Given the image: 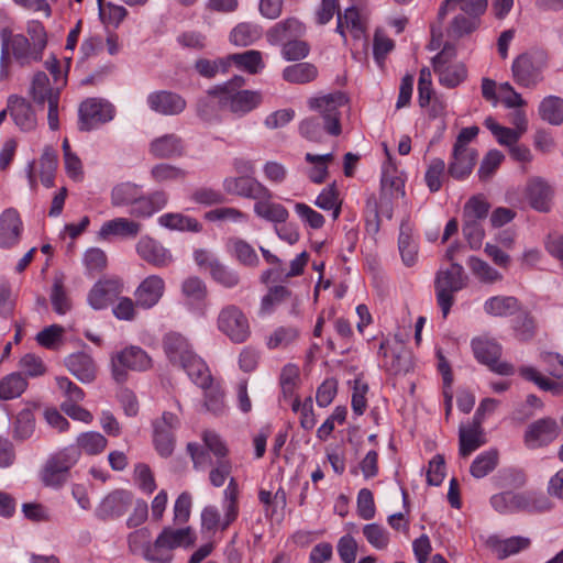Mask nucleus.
Returning <instances> with one entry per match:
<instances>
[{
  "label": "nucleus",
  "mask_w": 563,
  "mask_h": 563,
  "mask_svg": "<svg viewBox=\"0 0 563 563\" xmlns=\"http://www.w3.org/2000/svg\"><path fill=\"white\" fill-rule=\"evenodd\" d=\"M347 104L346 96L333 93L310 98L308 106L314 114L303 119L299 124V133L310 142H322L325 134H341V109Z\"/></svg>",
  "instance_id": "obj_1"
},
{
  "label": "nucleus",
  "mask_w": 563,
  "mask_h": 563,
  "mask_svg": "<svg viewBox=\"0 0 563 563\" xmlns=\"http://www.w3.org/2000/svg\"><path fill=\"white\" fill-rule=\"evenodd\" d=\"M244 85V78L235 76L222 86L209 90L214 95L219 104L236 117H244L256 109L263 101L262 93L255 90L239 89Z\"/></svg>",
  "instance_id": "obj_2"
},
{
  "label": "nucleus",
  "mask_w": 563,
  "mask_h": 563,
  "mask_svg": "<svg viewBox=\"0 0 563 563\" xmlns=\"http://www.w3.org/2000/svg\"><path fill=\"white\" fill-rule=\"evenodd\" d=\"M196 541V536L190 527L172 529L164 528L153 544L148 543L144 550L146 560L157 563H169L170 551L184 547L188 548Z\"/></svg>",
  "instance_id": "obj_3"
},
{
  "label": "nucleus",
  "mask_w": 563,
  "mask_h": 563,
  "mask_svg": "<svg viewBox=\"0 0 563 563\" xmlns=\"http://www.w3.org/2000/svg\"><path fill=\"white\" fill-rule=\"evenodd\" d=\"M79 461V451L74 446H66L52 454L40 472L43 485L53 488L62 487L70 476V470Z\"/></svg>",
  "instance_id": "obj_4"
},
{
  "label": "nucleus",
  "mask_w": 563,
  "mask_h": 563,
  "mask_svg": "<svg viewBox=\"0 0 563 563\" xmlns=\"http://www.w3.org/2000/svg\"><path fill=\"white\" fill-rule=\"evenodd\" d=\"M0 42L3 57L8 56L21 67L31 66L43 58V53L30 42L27 36L13 33L8 26L0 30Z\"/></svg>",
  "instance_id": "obj_5"
},
{
  "label": "nucleus",
  "mask_w": 563,
  "mask_h": 563,
  "mask_svg": "<svg viewBox=\"0 0 563 563\" xmlns=\"http://www.w3.org/2000/svg\"><path fill=\"white\" fill-rule=\"evenodd\" d=\"M467 277L464 268L457 263H452L448 268H441L435 276V294L438 305L445 318L454 302V294L466 287Z\"/></svg>",
  "instance_id": "obj_6"
},
{
  "label": "nucleus",
  "mask_w": 563,
  "mask_h": 563,
  "mask_svg": "<svg viewBox=\"0 0 563 563\" xmlns=\"http://www.w3.org/2000/svg\"><path fill=\"white\" fill-rule=\"evenodd\" d=\"M217 328L231 342L244 343L251 335V327L245 313L235 305L223 307L217 318Z\"/></svg>",
  "instance_id": "obj_7"
},
{
  "label": "nucleus",
  "mask_w": 563,
  "mask_h": 563,
  "mask_svg": "<svg viewBox=\"0 0 563 563\" xmlns=\"http://www.w3.org/2000/svg\"><path fill=\"white\" fill-rule=\"evenodd\" d=\"M471 346L475 358L488 366L493 372L509 376L515 373L514 366L507 362H500L501 345L493 338L484 334L472 340Z\"/></svg>",
  "instance_id": "obj_8"
},
{
  "label": "nucleus",
  "mask_w": 563,
  "mask_h": 563,
  "mask_svg": "<svg viewBox=\"0 0 563 563\" xmlns=\"http://www.w3.org/2000/svg\"><path fill=\"white\" fill-rule=\"evenodd\" d=\"M151 365V357L145 351L139 346H130L112 355V377L117 383H124L129 369L146 371Z\"/></svg>",
  "instance_id": "obj_9"
},
{
  "label": "nucleus",
  "mask_w": 563,
  "mask_h": 563,
  "mask_svg": "<svg viewBox=\"0 0 563 563\" xmlns=\"http://www.w3.org/2000/svg\"><path fill=\"white\" fill-rule=\"evenodd\" d=\"M113 107L103 100L90 98L79 107L78 128L80 131H90L113 119Z\"/></svg>",
  "instance_id": "obj_10"
},
{
  "label": "nucleus",
  "mask_w": 563,
  "mask_h": 563,
  "mask_svg": "<svg viewBox=\"0 0 563 563\" xmlns=\"http://www.w3.org/2000/svg\"><path fill=\"white\" fill-rule=\"evenodd\" d=\"M178 426V417L168 411H165L161 418L153 422V441L161 456L167 457L172 455L175 448L174 431Z\"/></svg>",
  "instance_id": "obj_11"
},
{
  "label": "nucleus",
  "mask_w": 563,
  "mask_h": 563,
  "mask_svg": "<svg viewBox=\"0 0 563 563\" xmlns=\"http://www.w3.org/2000/svg\"><path fill=\"white\" fill-rule=\"evenodd\" d=\"M453 56V51L444 47L433 58V69L439 76V81L442 86L454 88L459 86L466 78V69L461 63H450Z\"/></svg>",
  "instance_id": "obj_12"
},
{
  "label": "nucleus",
  "mask_w": 563,
  "mask_h": 563,
  "mask_svg": "<svg viewBox=\"0 0 563 563\" xmlns=\"http://www.w3.org/2000/svg\"><path fill=\"white\" fill-rule=\"evenodd\" d=\"M560 428L552 418H541L530 423L525 432L523 442L530 450L543 448L559 437Z\"/></svg>",
  "instance_id": "obj_13"
},
{
  "label": "nucleus",
  "mask_w": 563,
  "mask_h": 563,
  "mask_svg": "<svg viewBox=\"0 0 563 563\" xmlns=\"http://www.w3.org/2000/svg\"><path fill=\"white\" fill-rule=\"evenodd\" d=\"M511 70L514 80L521 87L533 88L543 79V63L529 54L518 56Z\"/></svg>",
  "instance_id": "obj_14"
},
{
  "label": "nucleus",
  "mask_w": 563,
  "mask_h": 563,
  "mask_svg": "<svg viewBox=\"0 0 563 563\" xmlns=\"http://www.w3.org/2000/svg\"><path fill=\"white\" fill-rule=\"evenodd\" d=\"M23 233V222L19 211L14 208H8L0 214V247L13 249L21 240Z\"/></svg>",
  "instance_id": "obj_15"
},
{
  "label": "nucleus",
  "mask_w": 563,
  "mask_h": 563,
  "mask_svg": "<svg viewBox=\"0 0 563 563\" xmlns=\"http://www.w3.org/2000/svg\"><path fill=\"white\" fill-rule=\"evenodd\" d=\"M223 189L230 195L253 199L268 196V188L251 176L227 177Z\"/></svg>",
  "instance_id": "obj_16"
},
{
  "label": "nucleus",
  "mask_w": 563,
  "mask_h": 563,
  "mask_svg": "<svg viewBox=\"0 0 563 563\" xmlns=\"http://www.w3.org/2000/svg\"><path fill=\"white\" fill-rule=\"evenodd\" d=\"M8 110L14 124L22 132H31L36 128V114L32 104L25 98L10 95L8 97Z\"/></svg>",
  "instance_id": "obj_17"
},
{
  "label": "nucleus",
  "mask_w": 563,
  "mask_h": 563,
  "mask_svg": "<svg viewBox=\"0 0 563 563\" xmlns=\"http://www.w3.org/2000/svg\"><path fill=\"white\" fill-rule=\"evenodd\" d=\"M132 504V495L126 490H114L97 506L95 515L100 520L121 517Z\"/></svg>",
  "instance_id": "obj_18"
},
{
  "label": "nucleus",
  "mask_w": 563,
  "mask_h": 563,
  "mask_svg": "<svg viewBox=\"0 0 563 563\" xmlns=\"http://www.w3.org/2000/svg\"><path fill=\"white\" fill-rule=\"evenodd\" d=\"M136 252L142 260L158 268L166 267L173 262V255L169 250L147 235L139 240Z\"/></svg>",
  "instance_id": "obj_19"
},
{
  "label": "nucleus",
  "mask_w": 563,
  "mask_h": 563,
  "mask_svg": "<svg viewBox=\"0 0 563 563\" xmlns=\"http://www.w3.org/2000/svg\"><path fill=\"white\" fill-rule=\"evenodd\" d=\"M148 107L163 115H177L186 109V100L178 93L167 90L155 91L147 97Z\"/></svg>",
  "instance_id": "obj_20"
},
{
  "label": "nucleus",
  "mask_w": 563,
  "mask_h": 563,
  "mask_svg": "<svg viewBox=\"0 0 563 563\" xmlns=\"http://www.w3.org/2000/svg\"><path fill=\"white\" fill-rule=\"evenodd\" d=\"M306 33V25L295 16H289L274 24L266 32V40L271 45H279L286 41L301 37Z\"/></svg>",
  "instance_id": "obj_21"
},
{
  "label": "nucleus",
  "mask_w": 563,
  "mask_h": 563,
  "mask_svg": "<svg viewBox=\"0 0 563 563\" xmlns=\"http://www.w3.org/2000/svg\"><path fill=\"white\" fill-rule=\"evenodd\" d=\"M165 283L158 275L147 276L136 288V306L143 309L154 307L163 297Z\"/></svg>",
  "instance_id": "obj_22"
},
{
  "label": "nucleus",
  "mask_w": 563,
  "mask_h": 563,
  "mask_svg": "<svg viewBox=\"0 0 563 563\" xmlns=\"http://www.w3.org/2000/svg\"><path fill=\"white\" fill-rule=\"evenodd\" d=\"M345 30L350 31L354 41L365 37L366 26L355 7H350L344 12H338L335 32L341 35L344 45L347 44Z\"/></svg>",
  "instance_id": "obj_23"
},
{
  "label": "nucleus",
  "mask_w": 563,
  "mask_h": 563,
  "mask_svg": "<svg viewBox=\"0 0 563 563\" xmlns=\"http://www.w3.org/2000/svg\"><path fill=\"white\" fill-rule=\"evenodd\" d=\"M486 443L484 429L481 419L473 420L468 426H461L459 429V453L467 457L478 448Z\"/></svg>",
  "instance_id": "obj_24"
},
{
  "label": "nucleus",
  "mask_w": 563,
  "mask_h": 563,
  "mask_svg": "<svg viewBox=\"0 0 563 563\" xmlns=\"http://www.w3.org/2000/svg\"><path fill=\"white\" fill-rule=\"evenodd\" d=\"M163 347L166 356L174 365L183 366L196 353L188 340L179 333L170 332L164 336Z\"/></svg>",
  "instance_id": "obj_25"
},
{
  "label": "nucleus",
  "mask_w": 563,
  "mask_h": 563,
  "mask_svg": "<svg viewBox=\"0 0 563 563\" xmlns=\"http://www.w3.org/2000/svg\"><path fill=\"white\" fill-rule=\"evenodd\" d=\"M526 196L533 209L545 212L550 209L553 189L545 179L533 177L527 184Z\"/></svg>",
  "instance_id": "obj_26"
},
{
  "label": "nucleus",
  "mask_w": 563,
  "mask_h": 563,
  "mask_svg": "<svg viewBox=\"0 0 563 563\" xmlns=\"http://www.w3.org/2000/svg\"><path fill=\"white\" fill-rule=\"evenodd\" d=\"M121 287L117 279L99 280L88 294V303L96 310L103 309L121 292Z\"/></svg>",
  "instance_id": "obj_27"
},
{
  "label": "nucleus",
  "mask_w": 563,
  "mask_h": 563,
  "mask_svg": "<svg viewBox=\"0 0 563 563\" xmlns=\"http://www.w3.org/2000/svg\"><path fill=\"white\" fill-rule=\"evenodd\" d=\"M167 202L168 196L165 191L157 190L150 195H144L142 191L131 207L130 214L135 218H148L165 208Z\"/></svg>",
  "instance_id": "obj_28"
},
{
  "label": "nucleus",
  "mask_w": 563,
  "mask_h": 563,
  "mask_svg": "<svg viewBox=\"0 0 563 563\" xmlns=\"http://www.w3.org/2000/svg\"><path fill=\"white\" fill-rule=\"evenodd\" d=\"M65 364L69 372L81 383L89 384L95 380L97 366L90 355L84 352L70 354Z\"/></svg>",
  "instance_id": "obj_29"
},
{
  "label": "nucleus",
  "mask_w": 563,
  "mask_h": 563,
  "mask_svg": "<svg viewBox=\"0 0 563 563\" xmlns=\"http://www.w3.org/2000/svg\"><path fill=\"white\" fill-rule=\"evenodd\" d=\"M476 159L477 152L475 150L453 148L448 174L454 179H464L471 175Z\"/></svg>",
  "instance_id": "obj_30"
},
{
  "label": "nucleus",
  "mask_w": 563,
  "mask_h": 563,
  "mask_svg": "<svg viewBox=\"0 0 563 563\" xmlns=\"http://www.w3.org/2000/svg\"><path fill=\"white\" fill-rule=\"evenodd\" d=\"M384 151L387 156V163L383 167V175L380 180V192L389 194L395 198H404L405 197V180L397 175V170L395 165L391 162L390 153L387 148V145L384 144Z\"/></svg>",
  "instance_id": "obj_31"
},
{
  "label": "nucleus",
  "mask_w": 563,
  "mask_h": 563,
  "mask_svg": "<svg viewBox=\"0 0 563 563\" xmlns=\"http://www.w3.org/2000/svg\"><path fill=\"white\" fill-rule=\"evenodd\" d=\"M150 152L157 158L180 157L185 153L184 141L176 134H165L152 141Z\"/></svg>",
  "instance_id": "obj_32"
},
{
  "label": "nucleus",
  "mask_w": 563,
  "mask_h": 563,
  "mask_svg": "<svg viewBox=\"0 0 563 563\" xmlns=\"http://www.w3.org/2000/svg\"><path fill=\"white\" fill-rule=\"evenodd\" d=\"M60 90L59 86L51 85L49 78L44 71H37L32 78L29 95L36 104L44 106L45 102H49V98H59Z\"/></svg>",
  "instance_id": "obj_33"
},
{
  "label": "nucleus",
  "mask_w": 563,
  "mask_h": 563,
  "mask_svg": "<svg viewBox=\"0 0 563 563\" xmlns=\"http://www.w3.org/2000/svg\"><path fill=\"white\" fill-rule=\"evenodd\" d=\"M142 224L128 218H115L102 224L99 236L107 239L111 235L120 238H135L141 232Z\"/></svg>",
  "instance_id": "obj_34"
},
{
  "label": "nucleus",
  "mask_w": 563,
  "mask_h": 563,
  "mask_svg": "<svg viewBox=\"0 0 563 563\" xmlns=\"http://www.w3.org/2000/svg\"><path fill=\"white\" fill-rule=\"evenodd\" d=\"M273 192L268 189V196L264 198H256L254 205V213L271 222H286L288 219L287 209L280 205L272 201Z\"/></svg>",
  "instance_id": "obj_35"
},
{
  "label": "nucleus",
  "mask_w": 563,
  "mask_h": 563,
  "mask_svg": "<svg viewBox=\"0 0 563 563\" xmlns=\"http://www.w3.org/2000/svg\"><path fill=\"white\" fill-rule=\"evenodd\" d=\"M398 249L406 266H412L417 262L418 245L412 239V228L408 220H402L398 239Z\"/></svg>",
  "instance_id": "obj_36"
},
{
  "label": "nucleus",
  "mask_w": 563,
  "mask_h": 563,
  "mask_svg": "<svg viewBox=\"0 0 563 563\" xmlns=\"http://www.w3.org/2000/svg\"><path fill=\"white\" fill-rule=\"evenodd\" d=\"M239 486L234 477H230L229 484L223 492L224 518L221 530H225L239 515L238 506Z\"/></svg>",
  "instance_id": "obj_37"
},
{
  "label": "nucleus",
  "mask_w": 563,
  "mask_h": 563,
  "mask_svg": "<svg viewBox=\"0 0 563 563\" xmlns=\"http://www.w3.org/2000/svg\"><path fill=\"white\" fill-rule=\"evenodd\" d=\"M520 309V305L511 296H494L484 303V311L494 317H508L515 314Z\"/></svg>",
  "instance_id": "obj_38"
},
{
  "label": "nucleus",
  "mask_w": 563,
  "mask_h": 563,
  "mask_svg": "<svg viewBox=\"0 0 563 563\" xmlns=\"http://www.w3.org/2000/svg\"><path fill=\"white\" fill-rule=\"evenodd\" d=\"M108 445V440L97 431H87L80 433L76 439V445H74L79 451V456L81 453L88 455H98L104 451Z\"/></svg>",
  "instance_id": "obj_39"
},
{
  "label": "nucleus",
  "mask_w": 563,
  "mask_h": 563,
  "mask_svg": "<svg viewBox=\"0 0 563 563\" xmlns=\"http://www.w3.org/2000/svg\"><path fill=\"white\" fill-rule=\"evenodd\" d=\"M181 368L187 373L189 378L200 388H207L213 383L212 376L206 363L196 354L192 355Z\"/></svg>",
  "instance_id": "obj_40"
},
{
  "label": "nucleus",
  "mask_w": 563,
  "mask_h": 563,
  "mask_svg": "<svg viewBox=\"0 0 563 563\" xmlns=\"http://www.w3.org/2000/svg\"><path fill=\"white\" fill-rule=\"evenodd\" d=\"M552 508L553 503L543 493H520L519 511H526L530 514H542L550 511Z\"/></svg>",
  "instance_id": "obj_41"
},
{
  "label": "nucleus",
  "mask_w": 563,
  "mask_h": 563,
  "mask_svg": "<svg viewBox=\"0 0 563 563\" xmlns=\"http://www.w3.org/2000/svg\"><path fill=\"white\" fill-rule=\"evenodd\" d=\"M141 192V185L130 181L118 184L111 190V205L114 207H132Z\"/></svg>",
  "instance_id": "obj_42"
},
{
  "label": "nucleus",
  "mask_w": 563,
  "mask_h": 563,
  "mask_svg": "<svg viewBox=\"0 0 563 563\" xmlns=\"http://www.w3.org/2000/svg\"><path fill=\"white\" fill-rule=\"evenodd\" d=\"M385 366L395 374H406L412 368V355L409 350L404 346L394 349L390 354L385 353Z\"/></svg>",
  "instance_id": "obj_43"
},
{
  "label": "nucleus",
  "mask_w": 563,
  "mask_h": 563,
  "mask_svg": "<svg viewBox=\"0 0 563 563\" xmlns=\"http://www.w3.org/2000/svg\"><path fill=\"white\" fill-rule=\"evenodd\" d=\"M157 221L159 225L169 230L190 232H199L201 230V224L195 218L184 216L183 213H164Z\"/></svg>",
  "instance_id": "obj_44"
},
{
  "label": "nucleus",
  "mask_w": 563,
  "mask_h": 563,
  "mask_svg": "<svg viewBox=\"0 0 563 563\" xmlns=\"http://www.w3.org/2000/svg\"><path fill=\"white\" fill-rule=\"evenodd\" d=\"M228 59H230V65L234 63L239 68H242L252 75L258 74L265 67L262 53L255 49L231 54L228 56Z\"/></svg>",
  "instance_id": "obj_45"
},
{
  "label": "nucleus",
  "mask_w": 563,
  "mask_h": 563,
  "mask_svg": "<svg viewBox=\"0 0 563 563\" xmlns=\"http://www.w3.org/2000/svg\"><path fill=\"white\" fill-rule=\"evenodd\" d=\"M539 115L552 125L563 123V99L556 96L545 97L539 104Z\"/></svg>",
  "instance_id": "obj_46"
},
{
  "label": "nucleus",
  "mask_w": 563,
  "mask_h": 563,
  "mask_svg": "<svg viewBox=\"0 0 563 563\" xmlns=\"http://www.w3.org/2000/svg\"><path fill=\"white\" fill-rule=\"evenodd\" d=\"M499 460V453L496 449H490L476 456L470 467V473L475 478H483L492 473Z\"/></svg>",
  "instance_id": "obj_47"
},
{
  "label": "nucleus",
  "mask_w": 563,
  "mask_h": 563,
  "mask_svg": "<svg viewBox=\"0 0 563 563\" xmlns=\"http://www.w3.org/2000/svg\"><path fill=\"white\" fill-rule=\"evenodd\" d=\"M317 67L310 63H298L283 70V78L291 84H307L316 79Z\"/></svg>",
  "instance_id": "obj_48"
},
{
  "label": "nucleus",
  "mask_w": 563,
  "mask_h": 563,
  "mask_svg": "<svg viewBox=\"0 0 563 563\" xmlns=\"http://www.w3.org/2000/svg\"><path fill=\"white\" fill-rule=\"evenodd\" d=\"M262 36V27L257 24L243 22L231 32L230 40L236 46H249Z\"/></svg>",
  "instance_id": "obj_49"
},
{
  "label": "nucleus",
  "mask_w": 563,
  "mask_h": 563,
  "mask_svg": "<svg viewBox=\"0 0 563 563\" xmlns=\"http://www.w3.org/2000/svg\"><path fill=\"white\" fill-rule=\"evenodd\" d=\"M58 164L56 152L51 146H46L40 158V178L42 184L49 188L54 185L55 172Z\"/></svg>",
  "instance_id": "obj_50"
},
{
  "label": "nucleus",
  "mask_w": 563,
  "mask_h": 563,
  "mask_svg": "<svg viewBox=\"0 0 563 563\" xmlns=\"http://www.w3.org/2000/svg\"><path fill=\"white\" fill-rule=\"evenodd\" d=\"M27 383L19 373L7 375L0 380V399L10 400L20 397L26 389Z\"/></svg>",
  "instance_id": "obj_51"
},
{
  "label": "nucleus",
  "mask_w": 563,
  "mask_h": 563,
  "mask_svg": "<svg viewBox=\"0 0 563 563\" xmlns=\"http://www.w3.org/2000/svg\"><path fill=\"white\" fill-rule=\"evenodd\" d=\"M396 199L391 197L388 192H380L379 199L375 197H371L367 200L366 208L367 212L371 213L376 220V227L378 225L380 217H385L390 220L393 218V200Z\"/></svg>",
  "instance_id": "obj_52"
},
{
  "label": "nucleus",
  "mask_w": 563,
  "mask_h": 563,
  "mask_svg": "<svg viewBox=\"0 0 563 563\" xmlns=\"http://www.w3.org/2000/svg\"><path fill=\"white\" fill-rule=\"evenodd\" d=\"M467 265L473 275L482 283L494 284L503 278V275L497 269L478 257L471 256Z\"/></svg>",
  "instance_id": "obj_53"
},
{
  "label": "nucleus",
  "mask_w": 563,
  "mask_h": 563,
  "mask_svg": "<svg viewBox=\"0 0 563 563\" xmlns=\"http://www.w3.org/2000/svg\"><path fill=\"white\" fill-rule=\"evenodd\" d=\"M229 245L234 253L235 258L245 266L255 267L260 263V258L254 250V247L249 244L246 241L233 238L230 239Z\"/></svg>",
  "instance_id": "obj_54"
},
{
  "label": "nucleus",
  "mask_w": 563,
  "mask_h": 563,
  "mask_svg": "<svg viewBox=\"0 0 563 563\" xmlns=\"http://www.w3.org/2000/svg\"><path fill=\"white\" fill-rule=\"evenodd\" d=\"M519 373L525 379L533 382L542 390L551 391L554 395L563 394V383H558L544 377L534 367L522 366Z\"/></svg>",
  "instance_id": "obj_55"
},
{
  "label": "nucleus",
  "mask_w": 563,
  "mask_h": 563,
  "mask_svg": "<svg viewBox=\"0 0 563 563\" xmlns=\"http://www.w3.org/2000/svg\"><path fill=\"white\" fill-rule=\"evenodd\" d=\"M205 391V401L203 406L207 411L214 416H222L227 412L228 407L224 401V394L218 385H209L207 388H203Z\"/></svg>",
  "instance_id": "obj_56"
},
{
  "label": "nucleus",
  "mask_w": 563,
  "mask_h": 563,
  "mask_svg": "<svg viewBox=\"0 0 563 563\" xmlns=\"http://www.w3.org/2000/svg\"><path fill=\"white\" fill-rule=\"evenodd\" d=\"M49 298L56 313L63 316L71 309V300L60 277L54 279Z\"/></svg>",
  "instance_id": "obj_57"
},
{
  "label": "nucleus",
  "mask_w": 563,
  "mask_h": 563,
  "mask_svg": "<svg viewBox=\"0 0 563 563\" xmlns=\"http://www.w3.org/2000/svg\"><path fill=\"white\" fill-rule=\"evenodd\" d=\"M210 276L216 283L225 288H233L240 283L238 272L224 265L220 260L213 264Z\"/></svg>",
  "instance_id": "obj_58"
},
{
  "label": "nucleus",
  "mask_w": 563,
  "mask_h": 563,
  "mask_svg": "<svg viewBox=\"0 0 563 563\" xmlns=\"http://www.w3.org/2000/svg\"><path fill=\"white\" fill-rule=\"evenodd\" d=\"M520 493L503 492L490 498V504L500 514L519 511Z\"/></svg>",
  "instance_id": "obj_59"
},
{
  "label": "nucleus",
  "mask_w": 563,
  "mask_h": 563,
  "mask_svg": "<svg viewBox=\"0 0 563 563\" xmlns=\"http://www.w3.org/2000/svg\"><path fill=\"white\" fill-rule=\"evenodd\" d=\"M479 15L460 13L454 16L451 22L449 33L452 36L461 37L465 34H470L478 26Z\"/></svg>",
  "instance_id": "obj_60"
},
{
  "label": "nucleus",
  "mask_w": 563,
  "mask_h": 563,
  "mask_svg": "<svg viewBox=\"0 0 563 563\" xmlns=\"http://www.w3.org/2000/svg\"><path fill=\"white\" fill-rule=\"evenodd\" d=\"M445 177V163L441 158H433L426 172V183L430 191L437 192L442 186V180Z\"/></svg>",
  "instance_id": "obj_61"
},
{
  "label": "nucleus",
  "mask_w": 563,
  "mask_h": 563,
  "mask_svg": "<svg viewBox=\"0 0 563 563\" xmlns=\"http://www.w3.org/2000/svg\"><path fill=\"white\" fill-rule=\"evenodd\" d=\"M299 335L295 327H279L267 339L269 349H284L292 343Z\"/></svg>",
  "instance_id": "obj_62"
},
{
  "label": "nucleus",
  "mask_w": 563,
  "mask_h": 563,
  "mask_svg": "<svg viewBox=\"0 0 563 563\" xmlns=\"http://www.w3.org/2000/svg\"><path fill=\"white\" fill-rule=\"evenodd\" d=\"M483 221L463 218V235L470 244V247L477 250L482 246L485 231Z\"/></svg>",
  "instance_id": "obj_63"
},
{
  "label": "nucleus",
  "mask_w": 563,
  "mask_h": 563,
  "mask_svg": "<svg viewBox=\"0 0 563 563\" xmlns=\"http://www.w3.org/2000/svg\"><path fill=\"white\" fill-rule=\"evenodd\" d=\"M35 429L34 416L30 410L21 411L15 420L13 437L16 440L24 441L32 437Z\"/></svg>",
  "instance_id": "obj_64"
}]
</instances>
